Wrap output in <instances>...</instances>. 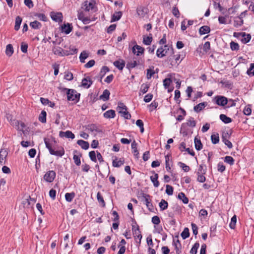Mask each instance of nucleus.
Segmentation results:
<instances>
[{
	"label": "nucleus",
	"mask_w": 254,
	"mask_h": 254,
	"mask_svg": "<svg viewBox=\"0 0 254 254\" xmlns=\"http://www.w3.org/2000/svg\"><path fill=\"white\" fill-rule=\"evenodd\" d=\"M78 145L81 146V147L85 150L88 149L89 147V144L87 141H85L83 140H78L77 141Z\"/></svg>",
	"instance_id": "25"
},
{
	"label": "nucleus",
	"mask_w": 254,
	"mask_h": 254,
	"mask_svg": "<svg viewBox=\"0 0 254 254\" xmlns=\"http://www.w3.org/2000/svg\"><path fill=\"white\" fill-rule=\"evenodd\" d=\"M89 56V54L86 51H83L82 52L79 56L80 61L82 63H85V60Z\"/></svg>",
	"instance_id": "30"
},
{
	"label": "nucleus",
	"mask_w": 254,
	"mask_h": 254,
	"mask_svg": "<svg viewBox=\"0 0 254 254\" xmlns=\"http://www.w3.org/2000/svg\"><path fill=\"white\" fill-rule=\"evenodd\" d=\"M116 116V112L113 110H109L105 112L103 117L106 119L114 118Z\"/></svg>",
	"instance_id": "19"
},
{
	"label": "nucleus",
	"mask_w": 254,
	"mask_h": 254,
	"mask_svg": "<svg viewBox=\"0 0 254 254\" xmlns=\"http://www.w3.org/2000/svg\"><path fill=\"white\" fill-rule=\"evenodd\" d=\"M87 129L90 130L91 132H101L102 130L100 129V128L95 124H90L87 127Z\"/></svg>",
	"instance_id": "20"
},
{
	"label": "nucleus",
	"mask_w": 254,
	"mask_h": 254,
	"mask_svg": "<svg viewBox=\"0 0 254 254\" xmlns=\"http://www.w3.org/2000/svg\"><path fill=\"white\" fill-rule=\"evenodd\" d=\"M127 106L123 103L119 102L118 103V107H117V111L119 113V110H127Z\"/></svg>",
	"instance_id": "61"
},
{
	"label": "nucleus",
	"mask_w": 254,
	"mask_h": 254,
	"mask_svg": "<svg viewBox=\"0 0 254 254\" xmlns=\"http://www.w3.org/2000/svg\"><path fill=\"white\" fill-rule=\"evenodd\" d=\"M178 198L182 200L183 202L185 204H187L189 202V199L186 197L185 193L183 192H180L178 195Z\"/></svg>",
	"instance_id": "31"
},
{
	"label": "nucleus",
	"mask_w": 254,
	"mask_h": 254,
	"mask_svg": "<svg viewBox=\"0 0 254 254\" xmlns=\"http://www.w3.org/2000/svg\"><path fill=\"white\" fill-rule=\"evenodd\" d=\"M5 53L7 56L10 57L13 53V49L12 45L8 44L6 47Z\"/></svg>",
	"instance_id": "38"
},
{
	"label": "nucleus",
	"mask_w": 254,
	"mask_h": 254,
	"mask_svg": "<svg viewBox=\"0 0 254 254\" xmlns=\"http://www.w3.org/2000/svg\"><path fill=\"white\" fill-rule=\"evenodd\" d=\"M132 52L134 55L139 56L143 54L144 48L136 44L132 48Z\"/></svg>",
	"instance_id": "9"
},
{
	"label": "nucleus",
	"mask_w": 254,
	"mask_h": 254,
	"mask_svg": "<svg viewBox=\"0 0 254 254\" xmlns=\"http://www.w3.org/2000/svg\"><path fill=\"white\" fill-rule=\"evenodd\" d=\"M97 199L98 202L101 203L103 206H105V202L104 201V198L100 192H98L97 194Z\"/></svg>",
	"instance_id": "57"
},
{
	"label": "nucleus",
	"mask_w": 254,
	"mask_h": 254,
	"mask_svg": "<svg viewBox=\"0 0 254 254\" xmlns=\"http://www.w3.org/2000/svg\"><path fill=\"white\" fill-rule=\"evenodd\" d=\"M206 106V103L202 102L200 103L197 105L195 106L193 108L194 111L196 113H198L201 111L203 109L205 108Z\"/></svg>",
	"instance_id": "27"
},
{
	"label": "nucleus",
	"mask_w": 254,
	"mask_h": 254,
	"mask_svg": "<svg viewBox=\"0 0 254 254\" xmlns=\"http://www.w3.org/2000/svg\"><path fill=\"white\" fill-rule=\"evenodd\" d=\"M56 172L54 171H49L46 173L44 176V179L48 183L52 182L56 177Z\"/></svg>",
	"instance_id": "7"
},
{
	"label": "nucleus",
	"mask_w": 254,
	"mask_h": 254,
	"mask_svg": "<svg viewBox=\"0 0 254 254\" xmlns=\"http://www.w3.org/2000/svg\"><path fill=\"white\" fill-rule=\"evenodd\" d=\"M224 162L230 165H233L234 164L235 160L230 156H226L224 158Z\"/></svg>",
	"instance_id": "49"
},
{
	"label": "nucleus",
	"mask_w": 254,
	"mask_h": 254,
	"mask_svg": "<svg viewBox=\"0 0 254 254\" xmlns=\"http://www.w3.org/2000/svg\"><path fill=\"white\" fill-rule=\"evenodd\" d=\"M242 34L243 37L242 39V42L245 44L248 43L251 39V35L250 34H246L245 32L242 33Z\"/></svg>",
	"instance_id": "39"
},
{
	"label": "nucleus",
	"mask_w": 254,
	"mask_h": 254,
	"mask_svg": "<svg viewBox=\"0 0 254 254\" xmlns=\"http://www.w3.org/2000/svg\"><path fill=\"white\" fill-rule=\"evenodd\" d=\"M199 244L198 243H195L190 250V254H196L197 251V249L199 248Z\"/></svg>",
	"instance_id": "58"
},
{
	"label": "nucleus",
	"mask_w": 254,
	"mask_h": 254,
	"mask_svg": "<svg viewBox=\"0 0 254 254\" xmlns=\"http://www.w3.org/2000/svg\"><path fill=\"white\" fill-rule=\"evenodd\" d=\"M167 53L166 49H163L162 47L159 48L156 52V55L158 58H162L164 57Z\"/></svg>",
	"instance_id": "24"
},
{
	"label": "nucleus",
	"mask_w": 254,
	"mask_h": 254,
	"mask_svg": "<svg viewBox=\"0 0 254 254\" xmlns=\"http://www.w3.org/2000/svg\"><path fill=\"white\" fill-rule=\"evenodd\" d=\"M82 8L84 11L90 12L91 13L95 12L97 10V8L95 5V2L94 1H85L84 2Z\"/></svg>",
	"instance_id": "3"
},
{
	"label": "nucleus",
	"mask_w": 254,
	"mask_h": 254,
	"mask_svg": "<svg viewBox=\"0 0 254 254\" xmlns=\"http://www.w3.org/2000/svg\"><path fill=\"white\" fill-rule=\"evenodd\" d=\"M137 65V62L136 61L133 60L130 62H128L127 64L126 67L129 70H130L131 69H132L133 68L135 67Z\"/></svg>",
	"instance_id": "44"
},
{
	"label": "nucleus",
	"mask_w": 254,
	"mask_h": 254,
	"mask_svg": "<svg viewBox=\"0 0 254 254\" xmlns=\"http://www.w3.org/2000/svg\"><path fill=\"white\" fill-rule=\"evenodd\" d=\"M214 100L217 105L221 106H224L228 103L227 98L223 96H216L215 97Z\"/></svg>",
	"instance_id": "5"
},
{
	"label": "nucleus",
	"mask_w": 254,
	"mask_h": 254,
	"mask_svg": "<svg viewBox=\"0 0 254 254\" xmlns=\"http://www.w3.org/2000/svg\"><path fill=\"white\" fill-rule=\"evenodd\" d=\"M210 32V28L207 25L202 26L199 29V33L200 35H204L208 34Z\"/></svg>",
	"instance_id": "21"
},
{
	"label": "nucleus",
	"mask_w": 254,
	"mask_h": 254,
	"mask_svg": "<svg viewBox=\"0 0 254 254\" xmlns=\"http://www.w3.org/2000/svg\"><path fill=\"white\" fill-rule=\"evenodd\" d=\"M75 196V194L73 192H72L70 193L67 192V193H66L65 194V200L67 202H70L72 201V200H73V199L74 198Z\"/></svg>",
	"instance_id": "36"
},
{
	"label": "nucleus",
	"mask_w": 254,
	"mask_h": 254,
	"mask_svg": "<svg viewBox=\"0 0 254 254\" xmlns=\"http://www.w3.org/2000/svg\"><path fill=\"white\" fill-rule=\"evenodd\" d=\"M179 110L181 112L182 115H179L176 118V120L179 122H181L184 119V117L186 115V112L184 109H183L181 107H180Z\"/></svg>",
	"instance_id": "43"
},
{
	"label": "nucleus",
	"mask_w": 254,
	"mask_h": 254,
	"mask_svg": "<svg viewBox=\"0 0 254 254\" xmlns=\"http://www.w3.org/2000/svg\"><path fill=\"white\" fill-rule=\"evenodd\" d=\"M22 22V18L18 16L15 18V23L14 26V29L16 31H18L19 28Z\"/></svg>",
	"instance_id": "42"
},
{
	"label": "nucleus",
	"mask_w": 254,
	"mask_h": 254,
	"mask_svg": "<svg viewBox=\"0 0 254 254\" xmlns=\"http://www.w3.org/2000/svg\"><path fill=\"white\" fill-rule=\"evenodd\" d=\"M122 16L121 11L116 12L112 16L111 22H114L120 19Z\"/></svg>",
	"instance_id": "28"
},
{
	"label": "nucleus",
	"mask_w": 254,
	"mask_h": 254,
	"mask_svg": "<svg viewBox=\"0 0 254 254\" xmlns=\"http://www.w3.org/2000/svg\"><path fill=\"white\" fill-rule=\"evenodd\" d=\"M220 119L225 124H229L232 122V120L230 117H227L224 114H221L220 115Z\"/></svg>",
	"instance_id": "29"
},
{
	"label": "nucleus",
	"mask_w": 254,
	"mask_h": 254,
	"mask_svg": "<svg viewBox=\"0 0 254 254\" xmlns=\"http://www.w3.org/2000/svg\"><path fill=\"white\" fill-rule=\"evenodd\" d=\"M89 156L90 159L94 162L97 161V155H96L95 152L94 151H91L89 153Z\"/></svg>",
	"instance_id": "62"
},
{
	"label": "nucleus",
	"mask_w": 254,
	"mask_h": 254,
	"mask_svg": "<svg viewBox=\"0 0 254 254\" xmlns=\"http://www.w3.org/2000/svg\"><path fill=\"white\" fill-rule=\"evenodd\" d=\"M64 90L66 91L67 99L68 101H73L74 103H77L80 100V94L72 89L64 88Z\"/></svg>",
	"instance_id": "2"
},
{
	"label": "nucleus",
	"mask_w": 254,
	"mask_h": 254,
	"mask_svg": "<svg viewBox=\"0 0 254 254\" xmlns=\"http://www.w3.org/2000/svg\"><path fill=\"white\" fill-rule=\"evenodd\" d=\"M46 115L47 113L46 111H42L39 117V120L42 123H45L46 122Z\"/></svg>",
	"instance_id": "46"
},
{
	"label": "nucleus",
	"mask_w": 254,
	"mask_h": 254,
	"mask_svg": "<svg viewBox=\"0 0 254 254\" xmlns=\"http://www.w3.org/2000/svg\"><path fill=\"white\" fill-rule=\"evenodd\" d=\"M168 203L167 201L164 199H161L159 203V206L161 210H166L168 208Z\"/></svg>",
	"instance_id": "37"
},
{
	"label": "nucleus",
	"mask_w": 254,
	"mask_h": 254,
	"mask_svg": "<svg viewBox=\"0 0 254 254\" xmlns=\"http://www.w3.org/2000/svg\"><path fill=\"white\" fill-rule=\"evenodd\" d=\"M8 155V151L6 149H1L0 150V164H4L5 159Z\"/></svg>",
	"instance_id": "12"
},
{
	"label": "nucleus",
	"mask_w": 254,
	"mask_h": 254,
	"mask_svg": "<svg viewBox=\"0 0 254 254\" xmlns=\"http://www.w3.org/2000/svg\"><path fill=\"white\" fill-rule=\"evenodd\" d=\"M172 82V80L169 78H166L163 80V85L165 89L168 88Z\"/></svg>",
	"instance_id": "64"
},
{
	"label": "nucleus",
	"mask_w": 254,
	"mask_h": 254,
	"mask_svg": "<svg viewBox=\"0 0 254 254\" xmlns=\"http://www.w3.org/2000/svg\"><path fill=\"white\" fill-rule=\"evenodd\" d=\"M228 17V15L226 14L224 16H219L218 21L220 24H226L227 23V17Z\"/></svg>",
	"instance_id": "60"
},
{
	"label": "nucleus",
	"mask_w": 254,
	"mask_h": 254,
	"mask_svg": "<svg viewBox=\"0 0 254 254\" xmlns=\"http://www.w3.org/2000/svg\"><path fill=\"white\" fill-rule=\"evenodd\" d=\"M237 222V217L236 215H234L231 220V222L229 224V226L231 229H234L235 228L236 223Z\"/></svg>",
	"instance_id": "53"
},
{
	"label": "nucleus",
	"mask_w": 254,
	"mask_h": 254,
	"mask_svg": "<svg viewBox=\"0 0 254 254\" xmlns=\"http://www.w3.org/2000/svg\"><path fill=\"white\" fill-rule=\"evenodd\" d=\"M244 21L242 17L238 16L234 20V25L235 27H239L243 25Z\"/></svg>",
	"instance_id": "34"
},
{
	"label": "nucleus",
	"mask_w": 254,
	"mask_h": 254,
	"mask_svg": "<svg viewBox=\"0 0 254 254\" xmlns=\"http://www.w3.org/2000/svg\"><path fill=\"white\" fill-rule=\"evenodd\" d=\"M149 88V85L146 83H143L140 87L139 95L142 94H145Z\"/></svg>",
	"instance_id": "41"
},
{
	"label": "nucleus",
	"mask_w": 254,
	"mask_h": 254,
	"mask_svg": "<svg viewBox=\"0 0 254 254\" xmlns=\"http://www.w3.org/2000/svg\"><path fill=\"white\" fill-rule=\"evenodd\" d=\"M62 32L66 34H69L72 30V26L71 24L67 23L64 24L62 26Z\"/></svg>",
	"instance_id": "15"
},
{
	"label": "nucleus",
	"mask_w": 254,
	"mask_h": 254,
	"mask_svg": "<svg viewBox=\"0 0 254 254\" xmlns=\"http://www.w3.org/2000/svg\"><path fill=\"white\" fill-rule=\"evenodd\" d=\"M35 16H36L40 20L43 21H46L47 20L46 16L43 13H36L35 14Z\"/></svg>",
	"instance_id": "54"
},
{
	"label": "nucleus",
	"mask_w": 254,
	"mask_h": 254,
	"mask_svg": "<svg viewBox=\"0 0 254 254\" xmlns=\"http://www.w3.org/2000/svg\"><path fill=\"white\" fill-rule=\"evenodd\" d=\"M186 124L188 126L194 127L196 126V122L192 117H190L187 121Z\"/></svg>",
	"instance_id": "45"
},
{
	"label": "nucleus",
	"mask_w": 254,
	"mask_h": 254,
	"mask_svg": "<svg viewBox=\"0 0 254 254\" xmlns=\"http://www.w3.org/2000/svg\"><path fill=\"white\" fill-rule=\"evenodd\" d=\"M137 15L141 18H143L148 12V9L144 6H138L136 9Z\"/></svg>",
	"instance_id": "11"
},
{
	"label": "nucleus",
	"mask_w": 254,
	"mask_h": 254,
	"mask_svg": "<svg viewBox=\"0 0 254 254\" xmlns=\"http://www.w3.org/2000/svg\"><path fill=\"white\" fill-rule=\"evenodd\" d=\"M247 74L250 77L254 76V63L250 64V67L247 71Z\"/></svg>",
	"instance_id": "47"
},
{
	"label": "nucleus",
	"mask_w": 254,
	"mask_h": 254,
	"mask_svg": "<svg viewBox=\"0 0 254 254\" xmlns=\"http://www.w3.org/2000/svg\"><path fill=\"white\" fill-rule=\"evenodd\" d=\"M178 165L180 166V167H181L182 168V169L185 172H188L190 170V167L183 162H179Z\"/></svg>",
	"instance_id": "55"
},
{
	"label": "nucleus",
	"mask_w": 254,
	"mask_h": 254,
	"mask_svg": "<svg viewBox=\"0 0 254 254\" xmlns=\"http://www.w3.org/2000/svg\"><path fill=\"white\" fill-rule=\"evenodd\" d=\"M30 26L34 29H39L41 27L42 24L39 21L35 20L30 23Z\"/></svg>",
	"instance_id": "35"
},
{
	"label": "nucleus",
	"mask_w": 254,
	"mask_h": 254,
	"mask_svg": "<svg viewBox=\"0 0 254 254\" xmlns=\"http://www.w3.org/2000/svg\"><path fill=\"white\" fill-rule=\"evenodd\" d=\"M53 52L55 55L60 56H64L65 55H68L69 53H66L67 51H65L62 48L60 47H54L53 48Z\"/></svg>",
	"instance_id": "10"
},
{
	"label": "nucleus",
	"mask_w": 254,
	"mask_h": 254,
	"mask_svg": "<svg viewBox=\"0 0 254 254\" xmlns=\"http://www.w3.org/2000/svg\"><path fill=\"white\" fill-rule=\"evenodd\" d=\"M59 135L61 137H65L66 138L71 139H73L75 137L74 134L69 130H67L66 131H61Z\"/></svg>",
	"instance_id": "16"
},
{
	"label": "nucleus",
	"mask_w": 254,
	"mask_h": 254,
	"mask_svg": "<svg viewBox=\"0 0 254 254\" xmlns=\"http://www.w3.org/2000/svg\"><path fill=\"white\" fill-rule=\"evenodd\" d=\"M81 157V154L80 153L79 151L77 150L73 151V159L75 164L77 166H79L81 164L80 157Z\"/></svg>",
	"instance_id": "13"
},
{
	"label": "nucleus",
	"mask_w": 254,
	"mask_h": 254,
	"mask_svg": "<svg viewBox=\"0 0 254 254\" xmlns=\"http://www.w3.org/2000/svg\"><path fill=\"white\" fill-rule=\"evenodd\" d=\"M110 95V91L106 89L103 91L102 94L100 96L99 98L104 101H106L109 100Z\"/></svg>",
	"instance_id": "23"
},
{
	"label": "nucleus",
	"mask_w": 254,
	"mask_h": 254,
	"mask_svg": "<svg viewBox=\"0 0 254 254\" xmlns=\"http://www.w3.org/2000/svg\"><path fill=\"white\" fill-rule=\"evenodd\" d=\"M211 139L212 143L215 144L219 141V136L218 133L216 134H212L211 135Z\"/></svg>",
	"instance_id": "50"
},
{
	"label": "nucleus",
	"mask_w": 254,
	"mask_h": 254,
	"mask_svg": "<svg viewBox=\"0 0 254 254\" xmlns=\"http://www.w3.org/2000/svg\"><path fill=\"white\" fill-rule=\"evenodd\" d=\"M44 141L46 148L49 150V152L51 155L59 157H62L64 155V150L63 148L56 151L53 148V145L56 143L55 138H45L44 139Z\"/></svg>",
	"instance_id": "1"
},
{
	"label": "nucleus",
	"mask_w": 254,
	"mask_h": 254,
	"mask_svg": "<svg viewBox=\"0 0 254 254\" xmlns=\"http://www.w3.org/2000/svg\"><path fill=\"white\" fill-rule=\"evenodd\" d=\"M183 239L185 240L190 236L189 229L188 228H185L181 234Z\"/></svg>",
	"instance_id": "48"
},
{
	"label": "nucleus",
	"mask_w": 254,
	"mask_h": 254,
	"mask_svg": "<svg viewBox=\"0 0 254 254\" xmlns=\"http://www.w3.org/2000/svg\"><path fill=\"white\" fill-rule=\"evenodd\" d=\"M51 18L53 21L58 22H62L63 21V14L60 12H51L50 13Z\"/></svg>",
	"instance_id": "8"
},
{
	"label": "nucleus",
	"mask_w": 254,
	"mask_h": 254,
	"mask_svg": "<svg viewBox=\"0 0 254 254\" xmlns=\"http://www.w3.org/2000/svg\"><path fill=\"white\" fill-rule=\"evenodd\" d=\"M131 149H132V153L136 158H138L139 152L137 148V143L135 140L131 143Z\"/></svg>",
	"instance_id": "26"
},
{
	"label": "nucleus",
	"mask_w": 254,
	"mask_h": 254,
	"mask_svg": "<svg viewBox=\"0 0 254 254\" xmlns=\"http://www.w3.org/2000/svg\"><path fill=\"white\" fill-rule=\"evenodd\" d=\"M112 163L114 167H120L124 164V160H122L120 159V160H118L116 157L115 159L113 160Z\"/></svg>",
	"instance_id": "33"
},
{
	"label": "nucleus",
	"mask_w": 254,
	"mask_h": 254,
	"mask_svg": "<svg viewBox=\"0 0 254 254\" xmlns=\"http://www.w3.org/2000/svg\"><path fill=\"white\" fill-rule=\"evenodd\" d=\"M136 125L140 128V132L143 133L144 132V124L142 121L141 120H137L136 122Z\"/></svg>",
	"instance_id": "56"
},
{
	"label": "nucleus",
	"mask_w": 254,
	"mask_h": 254,
	"mask_svg": "<svg viewBox=\"0 0 254 254\" xmlns=\"http://www.w3.org/2000/svg\"><path fill=\"white\" fill-rule=\"evenodd\" d=\"M119 113L122 114V116L126 119H130L131 118V115L127 112V110H119Z\"/></svg>",
	"instance_id": "51"
},
{
	"label": "nucleus",
	"mask_w": 254,
	"mask_h": 254,
	"mask_svg": "<svg viewBox=\"0 0 254 254\" xmlns=\"http://www.w3.org/2000/svg\"><path fill=\"white\" fill-rule=\"evenodd\" d=\"M152 41V37L151 34L148 36H144L143 38V43L146 45H149Z\"/></svg>",
	"instance_id": "32"
},
{
	"label": "nucleus",
	"mask_w": 254,
	"mask_h": 254,
	"mask_svg": "<svg viewBox=\"0 0 254 254\" xmlns=\"http://www.w3.org/2000/svg\"><path fill=\"white\" fill-rule=\"evenodd\" d=\"M153 173L154 174V176H150V179L151 182L153 183L154 186L157 188L159 185V183L158 181V175L157 173H155L154 172H153Z\"/></svg>",
	"instance_id": "22"
},
{
	"label": "nucleus",
	"mask_w": 254,
	"mask_h": 254,
	"mask_svg": "<svg viewBox=\"0 0 254 254\" xmlns=\"http://www.w3.org/2000/svg\"><path fill=\"white\" fill-rule=\"evenodd\" d=\"M142 197L143 198V200L145 201V203L146 205L147 208L150 211H153L154 208L153 204L151 202V199L150 198V196L146 193L142 194Z\"/></svg>",
	"instance_id": "4"
},
{
	"label": "nucleus",
	"mask_w": 254,
	"mask_h": 254,
	"mask_svg": "<svg viewBox=\"0 0 254 254\" xmlns=\"http://www.w3.org/2000/svg\"><path fill=\"white\" fill-rule=\"evenodd\" d=\"M195 148L197 150H200L202 148V144L199 139L195 137L194 138Z\"/></svg>",
	"instance_id": "40"
},
{
	"label": "nucleus",
	"mask_w": 254,
	"mask_h": 254,
	"mask_svg": "<svg viewBox=\"0 0 254 254\" xmlns=\"http://www.w3.org/2000/svg\"><path fill=\"white\" fill-rule=\"evenodd\" d=\"M230 48L232 51H238L239 49V45L237 43L232 41L230 43Z\"/></svg>",
	"instance_id": "59"
},
{
	"label": "nucleus",
	"mask_w": 254,
	"mask_h": 254,
	"mask_svg": "<svg viewBox=\"0 0 254 254\" xmlns=\"http://www.w3.org/2000/svg\"><path fill=\"white\" fill-rule=\"evenodd\" d=\"M173 244L175 246V250L177 254L180 253V250L181 248V244L179 240V236H176L173 239Z\"/></svg>",
	"instance_id": "14"
},
{
	"label": "nucleus",
	"mask_w": 254,
	"mask_h": 254,
	"mask_svg": "<svg viewBox=\"0 0 254 254\" xmlns=\"http://www.w3.org/2000/svg\"><path fill=\"white\" fill-rule=\"evenodd\" d=\"M108 71H109V68L107 66H103L102 68H101L100 72L101 78L102 79L105 76L106 73Z\"/></svg>",
	"instance_id": "52"
},
{
	"label": "nucleus",
	"mask_w": 254,
	"mask_h": 254,
	"mask_svg": "<svg viewBox=\"0 0 254 254\" xmlns=\"http://www.w3.org/2000/svg\"><path fill=\"white\" fill-rule=\"evenodd\" d=\"M113 64L119 70H122L125 66V62L123 60L120 59L115 61L113 63Z\"/></svg>",
	"instance_id": "17"
},
{
	"label": "nucleus",
	"mask_w": 254,
	"mask_h": 254,
	"mask_svg": "<svg viewBox=\"0 0 254 254\" xmlns=\"http://www.w3.org/2000/svg\"><path fill=\"white\" fill-rule=\"evenodd\" d=\"M92 84V81L89 77L84 78L82 80L81 85L85 88H89Z\"/></svg>",
	"instance_id": "18"
},
{
	"label": "nucleus",
	"mask_w": 254,
	"mask_h": 254,
	"mask_svg": "<svg viewBox=\"0 0 254 254\" xmlns=\"http://www.w3.org/2000/svg\"><path fill=\"white\" fill-rule=\"evenodd\" d=\"M132 230L134 238L135 239H138V244H140L142 239V235L141 234V232L139 230V226L137 225H136V226L132 225Z\"/></svg>",
	"instance_id": "6"
},
{
	"label": "nucleus",
	"mask_w": 254,
	"mask_h": 254,
	"mask_svg": "<svg viewBox=\"0 0 254 254\" xmlns=\"http://www.w3.org/2000/svg\"><path fill=\"white\" fill-rule=\"evenodd\" d=\"M173 190H174V189L172 186H171L169 185H166V193L168 195H172L173 193Z\"/></svg>",
	"instance_id": "63"
}]
</instances>
